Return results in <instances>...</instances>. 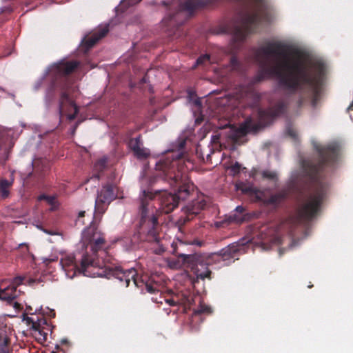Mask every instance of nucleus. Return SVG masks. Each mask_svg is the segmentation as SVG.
<instances>
[{"mask_svg": "<svg viewBox=\"0 0 353 353\" xmlns=\"http://www.w3.org/2000/svg\"><path fill=\"white\" fill-rule=\"evenodd\" d=\"M255 57L265 76L277 78L288 90H295L303 83L317 86L325 69L321 61L275 42L258 49Z\"/></svg>", "mask_w": 353, "mask_h": 353, "instance_id": "1", "label": "nucleus"}, {"mask_svg": "<svg viewBox=\"0 0 353 353\" xmlns=\"http://www.w3.org/2000/svg\"><path fill=\"white\" fill-rule=\"evenodd\" d=\"M179 163H174L172 166L168 168L167 163H159L157 164V170L161 171L166 179L169 180L172 186H179L177 194H172L163 192L162 193H152L150 191H143L141 196V208H142V222L143 224L148 223L152 226V229L148 231V235L151 237L150 240L158 241L157 232L154 230V225L157 224V218L154 215L153 212L149 215L147 212L146 205L148 200L154 199L158 201L159 205V210L161 212L168 214L172 212L178 205L179 200H184L193 190V185L186 183L183 179L185 171L178 170L175 172V167L179 166Z\"/></svg>", "mask_w": 353, "mask_h": 353, "instance_id": "2", "label": "nucleus"}, {"mask_svg": "<svg viewBox=\"0 0 353 353\" xmlns=\"http://www.w3.org/2000/svg\"><path fill=\"white\" fill-rule=\"evenodd\" d=\"M253 6L241 12L231 30L232 50L246 38L261 21L267 19L266 6L263 0H252Z\"/></svg>", "mask_w": 353, "mask_h": 353, "instance_id": "3", "label": "nucleus"}, {"mask_svg": "<svg viewBox=\"0 0 353 353\" xmlns=\"http://www.w3.org/2000/svg\"><path fill=\"white\" fill-rule=\"evenodd\" d=\"M60 264L65 275L70 279L81 273L89 277H103L107 275L106 270L100 267L98 262L88 254L82 256L80 268L72 254L62 253Z\"/></svg>", "mask_w": 353, "mask_h": 353, "instance_id": "4", "label": "nucleus"}, {"mask_svg": "<svg viewBox=\"0 0 353 353\" xmlns=\"http://www.w3.org/2000/svg\"><path fill=\"white\" fill-rule=\"evenodd\" d=\"M280 108L270 109L268 110H259L258 121L254 122L252 119H247L239 127L230 125L225 128L224 132L230 139L236 141L239 138L245 135L252 130H258L269 123L281 113Z\"/></svg>", "mask_w": 353, "mask_h": 353, "instance_id": "5", "label": "nucleus"}, {"mask_svg": "<svg viewBox=\"0 0 353 353\" xmlns=\"http://www.w3.org/2000/svg\"><path fill=\"white\" fill-rule=\"evenodd\" d=\"M323 194L321 183L317 182L312 188L309 196L300 205L298 212L299 216L305 219H310L314 216L318 212Z\"/></svg>", "mask_w": 353, "mask_h": 353, "instance_id": "6", "label": "nucleus"}, {"mask_svg": "<svg viewBox=\"0 0 353 353\" xmlns=\"http://www.w3.org/2000/svg\"><path fill=\"white\" fill-rule=\"evenodd\" d=\"M81 243L83 246H90L93 253L101 250L105 245L103 234L98 229L97 226L93 223L83 230Z\"/></svg>", "mask_w": 353, "mask_h": 353, "instance_id": "7", "label": "nucleus"}, {"mask_svg": "<svg viewBox=\"0 0 353 353\" xmlns=\"http://www.w3.org/2000/svg\"><path fill=\"white\" fill-rule=\"evenodd\" d=\"M236 188L241 190L243 192L249 194L252 196H254L256 201H261L265 204L275 205L278 203L284 194H272L270 190H259L252 187H243L242 185H236Z\"/></svg>", "mask_w": 353, "mask_h": 353, "instance_id": "8", "label": "nucleus"}, {"mask_svg": "<svg viewBox=\"0 0 353 353\" xmlns=\"http://www.w3.org/2000/svg\"><path fill=\"white\" fill-rule=\"evenodd\" d=\"M25 320L28 325H31V334L35 339L41 343H44L47 339V333L43 330L46 320L38 316L26 317Z\"/></svg>", "mask_w": 353, "mask_h": 353, "instance_id": "9", "label": "nucleus"}, {"mask_svg": "<svg viewBox=\"0 0 353 353\" xmlns=\"http://www.w3.org/2000/svg\"><path fill=\"white\" fill-rule=\"evenodd\" d=\"M116 198V194L111 185L103 187L99 192L95 201V210L99 213H103L107 206Z\"/></svg>", "mask_w": 353, "mask_h": 353, "instance_id": "10", "label": "nucleus"}, {"mask_svg": "<svg viewBox=\"0 0 353 353\" xmlns=\"http://www.w3.org/2000/svg\"><path fill=\"white\" fill-rule=\"evenodd\" d=\"M260 240L259 242H256L259 244V246L263 250H267L270 248V245H268L270 243L272 245H277L281 243L279 234L272 228H264L261 230L260 233L257 235Z\"/></svg>", "mask_w": 353, "mask_h": 353, "instance_id": "11", "label": "nucleus"}, {"mask_svg": "<svg viewBox=\"0 0 353 353\" xmlns=\"http://www.w3.org/2000/svg\"><path fill=\"white\" fill-rule=\"evenodd\" d=\"M20 293L15 289V286H8L3 289H0V299L8 302L9 305L12 306L16 312L21 310V305L17 302H14L13 299L17 298Z\"/></svg>", "mask_w": 353, "mask_h": 353, "instance_id": "12", "label": "nucleus"}, {"mask_svg": "<svg viewBox=\"0 0 353 353\" xmlns=\"http://www.w3.org/2000/svg\"><path fill=\"white\" fill-rule=\"evenodd\" d=\"M20 293L15 289V286H8L3 289H0V299L8 302L9 305L12 306L16 312L21 310V305L17 302H14L13 299L17 298Z\"/></svg>", "mask_w": 353, "mask_h": 353, "instance_id": "13", "label": "nucleus"}, {"mask_svg": "<svg viewBox=\"0 0 353 353\" xmlns=\"http://www.w3.org/2000/svg\"><path fill=\"white\" fill-rule=\"evenodd\" d=\"M20 293L15 289V286H8L3 289H0V299L8 302L9 305L12 306L16 312L21 310V305L17 302H14L13 299L17 298Z\"/></svg>", "mask_w": 353, "mask_h": 353, "instance_id": "14", "label": "nucleus"}, {"mask_svg": "<svg viewBox=\"0 0 353 353\" xmlns=\"http://www.w3.org/2000/svg\"><path fill=\"white\" fill-rule=\"evenodd\" d=\"M244 246V241L242 242L234 243L228 247L222 249L219 255L222 258L223 261H228L230 259L234 260L238 252L244 253L245 252Z\"/></svg>", "mask_w": 353, "mask_h": 353, "instance_id": "15", "label": "nucleus"}, {"mask_svg": "<svg viewBox=\"0 0 353 353\" xmlns=\"http://www.w3.org/2000/svg\"><path fill=\"white\" fill-rule=\"evenodd\" d=\"M114 275L121 282L125 281L126 287L129 285L131 280H132L135 286H139L138 281L136 278L137 271L134 268L123 270L122 268H119L115 270Z\"/></svg>", "mask_w": 353, "mask_h": 353, "instance_id": "16", "label": "nucleus"}, {"mask_svg": "<svg viewBox=\"0 0 353 353\" xmlns=\"http://www.w3.org/2000/svg\"><path fill=\"white\" fill-rule=\"evenodd\" d=\"M129 147L139 159L147 158L150 154L148 149L143 147L139 137L131 139L129 142Z\"/></svg>", "mask_w": 353, "mask_h": 353, "instance_id": "17", "label": "nucleus"}, {"mask_svg": "<svg viewBox=\"0 0 353 353\" xmlns=\"http://www.w3.org/2000/svg\"><path fill=\"white\" fill-rule=\"evenodd\" d=\"M108 32V28L107 26H101L90 37L84 38L82 43L85 46V50H88L92 48L99 39L105 37Z\"/></svg>", "mask_w": 353, "mask_h": 353, "instance_id": "18", "label": "nucleus"}, {"mask_svg": "<svg viewBox=\"0 0 353 353\" xmlns=\"http://www.w3.org/2000/svg\"><path fill=\"white\" fill-rule=\"evenodd\" d=\"M68 105L72 109L74 112V114H68L67 117L69 120H73L78 111L77 107L74 103L73 101L68 98L66 94L63 93L60 102V112L61 114H64L66 112Z\"/></svg>", "mask_w": 353, "mask_h": 353, "instance_id": "19", "label": "nucleus"}, {"mask_svg": "<svg viewBox=\"0 0 353 353\" xmlns=\"http://www.w3.org/2000/svg\"><path fill=\"white\" fill-rule=\"evenodd\" d=\"M78 65L76 61L60 62L53 65V70L59 74L64 75L72 72Z\"/></svg>", "mask_w": 353, "mask_h": 353, "instance_id": "20", "label": "nucleus"}, {"mask_svg": "<svg viewBox=\"0 0 353 353\" xmlns=\"http://www.w3.org/2000/svg\"><path fill=\"white\" fill-rule=\"evenodd\" d=\"M193 270L197 278H200L201 279L210 278L211 272L209 270L206 263L198 260L196 262Z\"/></svg>", "mask_w": 353, "mask_h": 353, "instance_id": "21", "label": "nucleus"}, {"mask_svg": "<svg viewBox=\"0 0 353 353\" xmlns=\"http://www.w3.org/2000/svg\"><path fill=\"white\" fill-rule=\"evenodd\" d=\"M338 147L336 143H332L329 145L326 148L317 149L321 155L322 160L323 161H327L336 154Z\"/></svg>", "mask_w": 353, "mask_h": 353, "instance_id": "22", "label": "nucleus"}, {"mask_svg": "<svg viewBox=\"0 0 353 353\" xmlns=\"http://www.w3.org/2000/svg\"><path fill=\"white\" fill-rule=\"evenodd\" d=\"M249 95H250V94L248 92V89L247 88L241 87L235 92V93L232 96H230L228 97V100L230 102L229 105L235 106L236 104L234 103V101L239 100L240 99H243V97H247Z\"/></svg>", "mask_w": 353, "mask_h": 353, "instance_id": "23", "label": "nucleus"}, {"mask_svg": "<svg viewBox=\"0 0 353 353\" xmlns=\"http://www.w3.org/2000/svg\"><path fill=\"white\" fill-rule=\"evenodd\" d=\"M188 258V255L185 254H179V259H167L166 263L171 269H179L182 267L183 262Z\"/></svg>", "mask_w": 353, "mask_h": 353, "instance_id": "24", "label": "nucleus"}, {"mask_svg": "<svg viewBox=\"0 0 353 353\" xmlns=\"http://www.w3.org/2000/svg\"><path fill=\"white\" fill-rule=\"evenodd\" d=\"M219 59L217 57L214 55H209V54H203L199 57L196 62V65H206L207 64H212L215 63H218Z\"/></svg>", "mask_w": 353, "mask_h": 353, "instance_id": "25", "label": "nucleus"}, {"mask_svg": "<svg viewBox=\"0 0 353 353\" xmlns=\"http://www.w3.org/2000/svg\"><path fill=\"white\" fill-rule=\"evenodd\" d=\"M8 342L6 326L0 321V347L7 345Z\"/></svg>", "mask_w": 353, "mask_h": 353, "instance_id": "26", "label": "nucleus"}, {"mask_svg": "<svg viewBox=\"0 0 353 353\" xmlns=\"http://www.w3.org/2000/svg\"><path fill=\"white\" fill-rule=\"evenodd\" d=\"M12 182L6 180L2 179L0 181V193L2 197L6 198L9 195L8 188L11 185Z\"/></svg>", "mask_w": 353, "mask_h": 353, "instance_id": "27", "label": "nucleus"}, {"mask_svg": "<svg viewBox=\"0 0 353 353\" xmlns=\"http://www.w3.org/2000/svg\"><path fill=\"white\" fill-rule=\"evenodd\" d=\"M198 4L196 0H188L184 4L180 5V9L191 12L198 6Z\"/></svg>", "mask_w": 353, "mask_h": 353, "instance_id": "28", "label": "nucleus"}, {"mask_svg": "<svg viewBox=\"0 0 353 353\" xmlns=\"http://www.w3.org/2000/svg\"><path fill=\"white\" fill-rule=\"evenodd\" d=\"M286 240L289 241L288 248L292 249L298 245V242L296 241V235L292 230H290L289 236L286 238Z\"/></svg>", "mask_w": 353, "mask_h": 353, "instance_id": "29", "label": "nucleus"}, {"mask_svg": "<svg viewBox=\"0 0 353 353\" xmlns=\"http://www.w3.org/2000/svg\"><path fill=\"white\" fill-rule=\"evenodd\" d=\"M261 175L263 178L274 181L276 179L277 174L274 171L264 170L261 172Z\"/></svg>", "mask_w": 353, "mask_h": 353, "instance_id": "30", "label": "nucleus"}, {"mask_svg": "<svg viewBox=\"0 0 353 353\" xmlns=\"http://www.w3.org/2000/svg\"><path fill=\"white\" fill-rule=\"evenodd\" d=\"M43 199L46 200L48 203H49L50 205H52L51 210H54V209L56 208V201H55V198L54 197H53V196H46V195H41L39 197V200H43Z\"/></svg>", "mask_w": 353, "mask_h": 353, "instance_id": "31", "label": "nucleus"}, {"mask_svg": "<svg viewBox=\"0 0 353 353\" xmlns=\"http://www.w3.org/2000/svg\"><path fill=\"white\" fill-rule=\"evenodd\" d=\"M309 168H305V172L307 175L310 176L312 179H314V176H313L315 172L318 171V168L316 165H308Z\"/></svg>", "mask_w": 353, "mask_h": 353, "instance_id": "32", "label": "nucleus"}, {"mask_svg": "<svg viewBox=\"0 0 353 353\" xmlns=\"http://www.w3.org/2000/svg\"><path fill=\"white\" fill-rule=\"evenodd\" d=\"M228 223H239L243 221V218L241 216H237L236 214L230 215L227 219Z\"/></svg>", "mask_w": 353, "mask_h": 353, "instance_id": "33", "label": "nucleus"}, {"mask_svg": "<svg viewBox=\"0 0 353 353\" xmlns=\"http://www.w3.org/2000/svg\"><path fill=\"white\" fill-rule=\"evenodd\" d=\"M205 203L204 200H201L197 201L196 204L194 205L193 209H192V213H197V210H200L204 208Z\"/></svg>", "mask_w": 353, "mask_h": 353, "instance_id": "34", "label": "nucleus"}, {"mask_svg": "<svg viewBox=\"0 0 353 353\" xmlns=\"http://www.w3.org/2000/svg\"><path fill=\"white\" fill-rule=\"evenodd\" d=\"M38 228L41 229L45 233L50 234L51 236H58V237H61V233L56 230H48L43 229L42 228H41L39 226H38Z\"/></svg>", "mask_w": 353, "mask_h": 353, "instance_id": "35", "label": "nucleus"}, {"mask_svg": "<svg viewBox=\"0 0 353 353\" xmlns=\"http://www.w3.org/2000/svg\"><path fill=\"white\" fill-rule=\"evenodd\" d=\"M106 162H107L106 158H103V159L99 160L94 165L95 169L101 170V169L103 168L105 166Z\"/></svg>", "mask_w": 353, "mask_h": 353, "instance_id": "36", "label": "nucleus"}, {"mask_svg": "<svg viewBox=\"0 0 353 353\" xmlns=\"http://www.w3.org/2000/svg\"><path fill=\"white\" fill-rule=\"evenodd\" d=\"M238 66H239V62L237 61L236 59L234 57H232L231 59H230V68L231 70H236L238 68Z\"/></svg>", "mask_w": 353, "mask_h": 353, "instance_id": "37", "label": "nucleus"}, {"mask_svg": "<svg viewBox=\"0 0 353 353\" xmlns=\"http://www.w3.org/2000/svg\"><path fill=\"white\" fill-rule=\"evenodd\" d=\"M23 281V278L21 276L15 277L12 279L11 283L10 284V286H15V289L17 290V287L20 285Z\"/></svg>", "mask_w": 353, "mask_h": 353, "instance_id": "38", "label": "nucleus"}, {"mask_svg": "<svg viewBox=\"0 0 353 353\" xmlns=\"http://www.w3.org/2000/svg\"><path fill=\"white\" fill-rule=\"evenodd\" d=\"M241 165L239 163H235L234 165L230 167L231 172L233 174H236L241 170Z\"/></svg>", "mask_w": 353, "mask_h": 353, "instance_id": "39", "label": "nucleus"}, {"mask_svg": "<svg viewBox=\"0 0 353 353\" xmlns=\"http://www.w3.org/2000/svg\"><path fill=\"white\" fill-rule=\"evenodd\" d=\"M222 136V133H216L212 136V142L214 143H216L219 142V140L221 139V137Z\"/></svg>", "mask_w": 353, "mask_h": 353, "instance_id": "40", "label": "nucleus"}, {"mask_svg": "<svg viewBox=\"0 0 353 353\" xmlns=\"http://www.w3.org/2000/svg\"><path fill=\"white\" fill-rule=\"evenodd\" d=\"M42 260L44 263L48 265L50 262L57 261V257L43 258Z\"/></svg>", "mask_w": 353, "mask_h": 353, "instance_id": "41", "label": "nucleus"}, {"mask_svg": "<svg viewBox=\"0 0 353 353\" xmlns=\"http://www.w3.org/2000/svg\"><path fill=\"white\" fill-rule=\"evenodd\" d=\"M84 214H85V212L84 211H81L79 213V216H78V219H77V222H81V224H83V221H81V218L84 216Z\"/></svg>", "mask_w": 353, "mask_h": 353, "instance_id": "42", "label": "nucleus"}, {"mask_svg": "<svg viewBox=\"0 0 353 353\" xmlns=\"http://www.w3.org/2000/svg\"><path fill=\"white\" fill-rule=\"evenodd\" d=\"M209 310L210 309L207 307H205V308L203 307H201V309L197 311V312L202 313V312H209Z\"/></svg>", "mask_w": 353, "mask_h": 353, "instance_id": "43", "label": "nucleus"}, {"mask_svg": "<svg viewBox=\"0 0 353 353\" xmlns=\"http://www.w3.org/2000/svg\"><path fill=\"white\" fill-rule=\"evenodd\" d=\"M235 210L236 211V212L242 213L243 211V208L242 206L239 205L236 208Z\"/></svg>", "mask_w": 353, "mask_h": 353, "instance_id": "44", "label": "nucleus"}, {"mask_svg": "<svg viewBox=\"0 0 353 353\" xmlns=\"http://www.w3.org/2000/svg\"><path fill=\"white\" fill-rule=\"evenodd\" d=\"M167 303L171 305H175V302L172 299H168Z\"/></svg>", "mask_w": 353, "mask_h": 353, "instance_id": "45", "label": "nucleus"}, {"mask_svg": "<svg viewBox=\"0 0 353 353\" xmlns=\"http://www.w3.org/2000/svg\"><path fill=\"white\" fill-rule=\"evenodd\" d=\"M194 103H195L198 107H199V106L201 105V103H200V101H198V100H196V101H194Z\"/></svg>", "mask_w": 353, "mask_h": 353, "instance_id": "46", "label": "nucleus"}, {"mask_svg": "<svg viewBox=\"0 0 353 353\" xmlns=\"http://www.w3.org/2000/svg\"><path fill=\"white\" fill-rule=\"evenodd\" d=\"M147 289H148V291L150 292H152V288L151 287H148L147 286Z\"/></svg>", "mask_w": 353, "mask_h": 353, "instance_id": "47", "label": "nucleus"}, {"mask_svg": "<svg viewBox=\"0 0 353 353\" xmlns=\"http://www.w3.org/2000/svg\"><path fill=\"white\" fill-rule=\"evenodd\" d=\"M23 246H26V249H28V245H27L26 244H25V243H21V244L19 245V247H23Z\"/></svg>", "mask_w": 353, "mask_h": 353, "instance_id": "48", "label": "nucleus"}, {"mask_svg": "<svg viewBox=\"0 0 353 353\" xmlns=\"http://www.w3.org/2000/svg\"><path fill=\"white\" fill-rule=\"evenodd\" d=\"M132 1H133L132 4H134V3H137L139 1H141V0H132Z\"/></svg>", "mask_w": 353, "mask_h": 353, "instance_id": "49", "label": "nucleus"}, {"mask_svg": "<svg viewBox=\"0 0 353 353\" xmlns=\"http://www.w3.org/2000/svg\"><path fill=\"white\" fill-rule=\"evenodd\" d=\"M352 105H350L347 108V110H350L352 108Z\"/></svg>", "mask_w": 353, "mask_h": 353, "instance_id": "50", "label": "nucleus"}, {"mask_svg": "<svg viewBox=\"0 0 353 353\" xmlns=\"http://www.w3.org/2000/svg\"><path fill=\"white\" fill-rule=\"evenodd\" d=\"M34 282V280H30L29 283L31 284L32 283Z\"/></svg>", "mask_w": 353, "mask_h": 353, "instance_id": "51", "label": "nucleus"}, {"mask_svg": "<svg viewBox=\"0 0 353 353\" xmlns=\"http://www.w3.org/2000/svg\"><path fill=\"white\" fill-rule=\"evenodd\" d=\"M292 177H293V180L294 181H296L297 180V179L296 177H294V176H292Z\"/></svg>", "mask_w": 353, "mask_h": 353, "instance_id": "52", "label": "nucleus"}, {"mask_svg": "<svg viewBox=\"0 0 353 353\" xmlns=\"http://www.w3.org/2000/svg\"><path fill=\"white\" fill-rule=\"evenodd\" d=\"M174 252L172 253L173 254H176V253H175V248H174Z\"/></svg>", "mask_w": 353, "mask_h": 353, "instance_id": "53", "label": "nucleus"}, {"mask_svg": "<svg viewBox=\"0 0 353 353\" xmlns=\"http://www.w3.org/2000/svg\"><path fill=\"white\" fill-rule=\"evenodd\" d=\"M97 178H98V176H94V179H97ZM94 179V177L91 178V179Z\"/></svg>", "mask_w": 353, "mask_h": 353, "instance_id": "54", "label": "nucleus"}, {"mask_svg": "<svg viewBox=\"0 0 353 353\" xmlns=\"http://www.w3.org/2000/svg\"><path fill=\"white\" fill-rule=\"evenodd\" d=\"M279 254H281V250H279Z\"/></svg>", "mask_w": 353, "mask_h": 353, "instance_id": "55", "label": "nucleus"}]
</instances>
